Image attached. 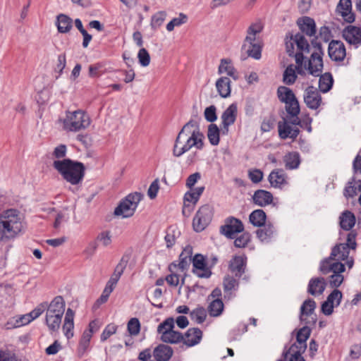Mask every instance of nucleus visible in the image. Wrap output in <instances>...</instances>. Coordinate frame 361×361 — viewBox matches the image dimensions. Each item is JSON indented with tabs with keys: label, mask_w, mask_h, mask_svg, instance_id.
<instances>
[{
	"label": "nucleus",
	"mask_w": 361,
	"mask_h": 361,
	"mask_svg": "<svg viewBox=\"0 0 361 361\" xmlns=\"http://www.w3.org/2000/svg\"><path fill=\"white\" fill-rule=\"evenodd\" d=\"M204 136L200 132L197 123L190 120L178 133L173 148V155L176 157L182 156L192 147L202 149Z\"/></svg>",
	"instance_id": "nucleus-1"
},
{
	"label": "nucleus",
	"mask_w": 361,
	"mask_h": 361,
	"mask_svg": "<svg viewBox=\"0 0 361 361\" xmlns=\"http://www.w3.org/2000/svg\"><path fill=\"white\" fill-rule=\"evenodd\" d=\"M53 167L61 175L63 178L72 185L80 183L85 176V166L80 161L71 159L55 160Z\"/></svg>",
	"instance_id": "nucleus-2"
},
{
	"label": "nucleus",
	"mask_w": 361,
	"mask_h": 361,
	"mask_svg": "<svg viewBox=\"0 0 361 361\" xmlns=\"http://www.w3.org/2000/svg\"><path fill=\"white\" fill-rule=\"evenodd\" d=\"M23 227L19 212L16 209L6 210L0 215V241L15 238Z\"/></svg>",
	"instance_id": "nucleus-3"
},
{
	"label": "nucleus",
	"mask_w": 361,
	"mask_h": 361,
	"mask_svg": "<svg viewBox=\"0 0 361 361\" xmlns=\"http://www.w3.org/2000/svg\"><path fill=\"white\" fill-rule=\"evenodd\" d=\"M202 338V331L199 328H190L184 334L176 331H164L161 340L164 343L176 344L183 342L188 347L198 344Z\"/></svg>",
	"instance_id": "nucleus-4"
},
{
	"label": "nucleus",
	"mask_w": 361,
	"mask_h": 361,
	"mask_svg": "<svg viewBox=\"0 0 361 361\" xmlns=\"http://www.w3.org/2000/svg\"><path fill=\"white\" fill-rule=\"evenodd\" d=\"M143 197V194L138 192L128 194L125 198L121 200L118 205L115 208L114 214L116 216H122L123 218L132 216Z\"/></svg>",
	"instance_id": "nucleus-5"
},
{
	"label": "nucleus",
	"mask_w": 361,
	"mask_h": 361,
	"mask_svg": "<svg viewBox=\"0 0 361 361\" xmlns=\"http://www.w3.org/2000/svg\"><path fill=\"white\" fill-rule=\"evenodd\" d=\"M312 46L314 51L312 53L310 59L307 61V66L305 68L308 71V73L314 76L318 77L322 72L324 63L322 56H324V51L322 44L317 41V37H315L311 41Z\"/></svg>",
	"instance_id": "nucleus-6"
},
{
	"label": "nucleus",
	"mask_w": 361,
	"mask_h": 361,
	"mask_svg": "<svg viewBox=\"0 0 361 361\" xmlns=\"http://www.w3.org/2000/svg\"><path fill=\"white\" fill-rule=\"evenodd\" d=\"M63 123L66 129L71 131H78L87 128L90 125V118L82 110H77L73 112L67 111Z\"/></svg>",
	"instance_id": "nucleus-7"
},
{
	"label": "nucleus",
	"mask_w": 361,
	"mask_h": 361,
	"mask_svg": "<svg viewBox=\"0 0 361 361\" xmlns=\"http://www.w3.org/2000/svg\"><path fill=\"white\" fill-rule=\"evenodd\" d=\"M213 217V207L207 204L199 208L192 220L195 231L199 233L206 228Z\"/></svg>",
	"instance_id": "nucleus-8"
},
{
	"label": "nucleus",
	"mask_w": 361,
	"mask_h": 361,
	"mask_svg": "<svg viewBox=\"0 0 361 361\" xmlns=\"http://www.w3.org/2000/svg\"><path fill=\"white\" fill-rule=\"evenodd\" d=\"M244 226L241 220L233 216L225 219V224L220 227L221 234L229 239H234L236 233L243 232Z\"/></svg>",
	"instance_id": "nucleus-9"
},
{
	"label": "nucleus",
	"mask_w": 361,
	"mask_h": 361,
	"mask_svg": "<svg viewBox=\"0 0 361 361\" xmlns=\"http://www.w3.org/2000/svg\"><path fill=\"white\" fill-rule=\"evenodd\" d=\"M316 302L313 299L305 300L300 307V320L307 325L314 326L317 322V315L314 314Z\"/></svg>",
	"instance_id": "nucleus-10"
},
{
	"label": "nucleus",
	"mask_w": 361,
	"mask_h": 361,
	"mask_svg": "<svg viewBox=\"0 0 361 361\" xmlns=\"http://www.w3.org/2000/svg\"><path fill=\"white\" fill-rule=\"evenodd\" d=\"M192 273L199 278L208 279L212 275L210 267L207 266L205 257L202 254H196L192 257Z\"/></svg>",
	"instance_id": "nucleus-11"
},
{
	"label": "nucleus",
	"mask_w": 361,
	"mask_h": 361,
	"mask_svg": "<svg viewBox=\"0 0 361 361\" xmlns=\"http://www.w3.org/2000/svg\"><path fill=\"white\" fill-rule=\"evenodd\" d=\"M328 54L329 58L334 61L341 62L346 56L344 44L340 40H331L329 44Z\"/></svg>",
	"instance_id": "nucleus-12"
},
{
	"label": "nucleus",
	"mask_w": 361,
	"mask_h": 361,
	"mask_svg": "<svg viewBox=\"0 0 361 361\" xmlns=\"http://www.w3.org/2000/svg\"><path fill=\"white\" fill-rule=\"evenodd\" d=\"M304 102L311 109H317L322 104V97L319 90L312 85L308 86L304 94Z\"/></svg>",
	"instance_id": "nucleus-13"
},
{
	"label": "nucleus",
	"mask_w": 361,
	"mask_h": 361,
	"mask_svg": "<svg viewBox=\"0 0 361 361\" xmlns=\"http://www.w3.org/2000/svg\"><path fill=\"white\" fill-rule=\"evenodd\" d=\"M342 37L348 43L357 48L361 44V28L355 25H348L343 29Z\"/></svg>",
	"instance_id": "nucleus-14"
},
{
	"label": "nucleus",
	"mask_w": 361,
	"mask_h": 361,
	"mask_svg": "<svg viewBox=\"0 0 361 361\" xmlns=\"http://www.w3.org/2000/svg\"><path fill=\"white\" fill-rule=\"evenodd\" d=\"M278 130L279 137L283 140L290 138L294 140L300 133V129L298 127H293L285 118H283V121L278 123Z\"/></svg>",
	"instance_id": "nucleus-15"
},
{
	"label": "nucleus",
	"mask_w": 361,
	"mask_h": 361,
	"mask_svg": "<svg viewBox=\"0 0 361 361\" xmlns=\"http://www.w3.org/2000/svg\"><path fill=\"white\" fill-rule=\"evenodd\" d=\"M302 34H305L307 36H314L317 32V27L315 21L313 18L309 16H303L299 18L296 22Z\"/></svg>",
	"instance_id": "nucleus-16"
},
{
	"label": "nucleus",
	"mask_w": 361,
	"mask_h": 361,
	"mask_svg": "<svg viewBox=\"0 0 361 361\" xmlns=\"http://www.w3.org/2000/svg\"><path fill=\"white\" fill-rule=\"evenodd\" d=\"M204 187H197L195 188L192 192H187L184 195V206L183 209V214H185V210L187 208L189 209L188 212L190 213L193 207L190 206V203H192L195 205L200 195L204 192Z\"/></svg>",
	"instance_id": "nucleus-17"
},
{
	"label": "nucleus",
	"mask_w": 361,
	"mask_h": 361,
	"mask_svg": "<svg viewBox=\"0 0 361 361\" xmlns=\"http://www.w3.org/2000/svg\"><path fill=\"white\" fill-rule=\"evenodd\" d=\"M336 10L341 13L345 22L352 23L355 21V16L352 12L351 0H340Z\"/></svg>",
	"instance_id": "nucleus-18"
},
{
	"label": "nucleus",
	"mask_w": 361,
	"mask_h": 361,
	"mask_svg": "<svg viewBox=\"0 0 361 361\" xmlns=\"http://www.w3.org/2000/svg\"><path fill=\"white\" fill-rule=\"evenodd\" d=\"M253 202L259 207H265L273 202V195L265 190H257L252 197Z\"/></svg>",
	"instance_id": "nucleus-19"
},
{
	"label": "nucleus",
	"mask_w": 361,
	"mask_h": 361,
	"mask_svg": "<svg viewBox=\"0 0 361 361\" xmlns=\"http://www.w3.org/2000/svg\"><path fill=\"white\" fill-rule=\"evenodd\" d=\"M173 354L172 348L165 344L158 345L153 351V356L156 361H169Z\"/></svg>",
	"instance_id": "nucleus-20"
},
{
	"label": "nucleus",
	"mask_w": 361,
	"mask_h": 361,
	"mask_svg": "<svg viewBox=\"0 0 361 361\" xmlns=\"http://www.w3.org/2000/svg\"><path fill=\"white\" fill-rule=\"evenodd\" d=\"M238 115V107L235 103H233L222 113V125L226 128L227 126L233 125L236 120Z\"/></svg>",
	"instance_id": "nucleus-21"
},
{
	"label": "nucleus",
	"mask_w": 361,
	"mask_h": 361,
	"mask_svg": "<svg viewBox=\"0 0 361 361\" xmlns=\"http://www.w3.org/2000/svg\"><path fill=\"white\" fill-rule=\"evenodd\" d=\"M268 180L272 187L281 188L286 185V173L282 169H275L269 175Z\"/></svg>",
	"instance_id": "nucleus-22"
},
{
	"label": "nucleus",
	"mask_w": 361,
	"mask_h": 361,
	"mask_svg": "<svg viewBox=\"0 0 361 361\" xmlns=\"http://www.w3.org/2000/svg\"><path fill=\"white\" fill-rule=\"evenodd\" d=\"M326 286V283L324 278H312L309 282L307 292L312 295H321L324 291Z\"/></svg>",
	"instance_id": "nucleus-23"
},
{
	"label": "nucleus",
	"mask_w": 361,
	"mask_h": 361,
	"mask_svg": "<svg viewBox=\"0 0 361 361\" xmlns=\"http://www.w3.org/2000/svg\"><path fill=\"white\" fill-rule=\"evenodd\" d=\"M246 262L243 257L235 256L229 263L230 271L235 274L236 277H241L245 269Z\"/></svg>",
	"instance_id": "nucleus-24"
},
{
	"label": "nucleus",
	"mask_w": 361,
	"mask_h": 361,
	"mask_svg": "<svg viewBox=\"0 0 361 361\" xmlns=\"http://www.w3.org/2000/svg\"><path fill=\"white\" fill-rule=\"evenodd\" d=\"M347 244L339 243L333 247L331 252V258L335 261H345L348 259L350 249Z\"/></svg>",
	"instance_id": "nucleus-25"
},
{
	"label": "nucleus",
	"mask_w": 361,
	"mask_h": 361,
	"mask_svg": "<svg viewBox=\"0 0 361 361\" xmlns=\"http://www.w3.org/2000/svg\"><path fill=\"white\" fill-rule=\"evenodd\" d=\"M46 310V313L63 315L65 311V301L63 298L61 296L55 297L49 304L47 303Z\"/></svg>",
	"instance_id": "nucleus-26"
},
{
	"label": "nucleus",
	"mask_w": 361,
	"mask_h": 361,
	"mask_svg": "<svg viewBox=\"0 0 361 361\" xmlns=\"http://www.w3.org/2000/svg\"><path fill=\"white\" fill-rule=\"evenodd\" d=\"M130 256L128 255H124L118 264L116 266L115 269L112 275L111 276L109 281L117 284L121 275L123 274L126 266L128 263Z\"/></svg>",
	"instance_id": "nucleus-27"
},
{
	"label": "nucleus",
	"mask_w": 361,
	"mask_h": 361,
	"mask_svg": "<svg viewBox=\"0 0 361 361\" xmlns=\"http://www.w3.org/2000/svg\"><path fill=\"white\" fill-rule=\"evenodd\" d=\"M216 87L219 95L227 98L231 95V80L228 77H221L216 82Z\"/></svg>",
	"instance_id": "nucleus-28"
},
{
	"label": "nucleus",
	"mask_w": 361,
	"mask_h": 361,
	"mask_svg": "<svg viewBox=\"0 0 361 361\" xmlns=\"http://www.w3.org/2000/svg\"><path fill=\"white\" fill-rule=\"evenodd\" d=\"M355 224V214L348 210L344 211L340 216V226L345 231H350Z\"/></svg>",
	"instance_id": "nucleus-29"
},
{
	"label": "nucleus",
	"mask_w": 361,
	"mask_h": 361,
	"mask_svg": "<svg viewBox=\"0 0 361 361\" xmlns=\"http://www.w3.org/2000/svg\"><path fill=\"white\" fill-rule=\"evenodd\" d=\"M304 352L305 350H301L300 348H298L297 343H294L287 351L283 352V356L285 360H288L290 355L288 361H305L302 356V353Z\"/></svg>",
	"instance_id": "nucleus-30"
},
{
	"label": "nucleus",
	"mask_w": 361,
	"mask_h": 361,
	"mask_svg": "<svg viewBox=\"0 0 361 361\" xmlns=\"http://www.w3.org/2000/svg\"><path fill=\"white\" fill-rule=\"evenodd\" d=\"M263 226V228L257 230V237L262 242H269L275 232L274 227L270 223L265 224Z\"/></svg>",
	"instance_id": "nucleus-31"
},
{
	"label": "nucleus",
	"mask_w": 361,
	"mask_h": 361,
	"mask_svg": "<svg viewBox=\"0 0 361 361\" xmlns=\"http://www.w3.org/2000/svg\"><path fill=\"white\" fill-rule=\"evenodd\" d=\"M266 213L260 209H255L249 216L250 222L255 227H262L266 224Z\"/></svg>",
	"instance_id": "nucleus-32"
},
{
	"label": "nucleus",
	"mask_w": 361,
	"mask_h": 361,
	"mask_svg": "<svg viewBox=\"0 0 361 361\" xmlns=\"http://www.w3.org/2000/svg\"><path fill=\"white\" fill-rule=\"evenodd\" d=\"M63 315L57 314L46 313L45 323L49 330L52 332L58 331L59 329Z\"/></svg>",
	"instance_id": "nucleus-33"
},
{
	"label": "nucleus",
	"mask_w": 361,
	"mask_h": 361,
	"mask_svg": "<svg viewBox=\"0 0 361 361\" xmlns=\"http://www.w3.org/2000/svg\"><path fill=\"white\" fill-rule=\"evenodd\" d=\"M72 19L65 14H59L57 16V29L61 33H67L72 28Z\"/></svg>",
	"instance_id": "nucleus-34"
},
{
	"label": "nucleus",
	"mask_w": 361,
	"mask_h": 361,
	"mask_svg": "<svg viewBox=\"0 0 361 361\" xmlns=\"http://www.w3.org/2000/svg\"><path fill=\"white\" fill-rule=\"evenodd\" d=\"M310 334L311 329L307 326H303L298 331L296 335L297 345H298V348H300L301 350H305L307 348L306 341L310 337Z\"/></svg>",
	"instance_id": "nucleus-35"
},
{
	"label": "nucleus",
	"mask_w": 361,
	"mask_h": 361,
	"mask_svg": "<svg viewBox=\"0 0 361 361\" xmlns=\"http://www.w3.org/2000/svg\"><path fill=\"white\" fill-rule=\"evenodd\" d=\"M319 80V87L321 92H328L332 87L334 79L331 73L327 72L324 74L320 73Z\"/></svg>",
	"instance_id": "nucleus-36"
},
{
	"label": "nucleus",
	"mask_w": 361,
	"mask_h": 361,
	"mask_svg": "<svg viewBox=\"0 0 361 361\" xmlns=\"http://www.w3.org/2000/svg\"><path fill=\"white\" fill-rule=\"evenodd\" d=\"M290 39H293L300 51L309 52L310 44L303 34L298 32L295 35L289 33Z\"/></svg>",
	"instance_id": "nucleus-37"
},
{
	"label": "nucleus",
	"mask_w": 361,
	"mask_h": 361,
	"mask_svg": "<svg viewBox=\"0 0 361 361\" xmlns=\"http://www.w3.org/2000/svg\"><path fill=\"white\" fill-rule=\"evenodd\" d=\"M277 96L280 102L288 104V102L295 98L293 90L286 86H279L277 89Z\"/></svg>",
	"instance_id": "nucleus-38"
},
{
	"label": "nucleus",
	"mask_w": 361,
	"mask_h": 361,
	"mask_svg": "<svg viewBox=\"0 0 361 361\" xmlns=\"http://www.w3.org/2000/svg\"><path fill=\"white\" fill-rule=\"evenodd\" d=\"M285 166L287 169H297L300 164V154L298 152H290L284 157Z\"/></svg>",
	"instance_id": "nucleus-39"
},
{
	"label": "nucleus",
	"mask_w": 361,
	"mask_h": 361,
	"mask_svg": "<svg viewBox=\"0 0 361 361\" xmlns=\"http://www.w3.org/2000/svg\"><path fill=\"white\" fill-rule=\"evenodd\" d=\"M262 30V27L258 24H252L247 29V36L245 39L244 44L242 46V49H245L247 43H251L252 41L256 40V35L259 33Z\"/></svg>",
	"instance_id": "nucleus-40"
},
{
	"label": "nucleus",
	"mask_w": 361,
	"mask_h": 361,
	"mask_svg": "<svg viewBox=\"0 0 361 361\" xmlns=\"http://www.w3.org/2000/svg\"><path fill=\"white\" fill-rule=\"evenodd\" d=\"M224 303L221 299L213 300L208 306V312L211 317H219L224 310Z\"/></svg>",
	"instance_id": "nucleus-41"
},
{
	"label": "nucleus",
	"mask_w": 361,
	"mask_h": 361,
	"mask_svg": "<svg viewBox=\"0 0 361 361\" xmlns=\"http://www.w3.org/2000/svg\"><path fill=\"white\" fill-rule=\"evenodd\" d=\"M255 42L252 41L251 43H247V47L245 49H246L248 56L258 60L262 56V47Z\"/></svg>",
	"instance_id": "nucleus-42"
},
{
	"label": "nucleus",
	"mask_w": 361,
	"mask_h": 361,
	"mask_svg": "<svg viewBox=\"0 0 361 361\" xmlns=\"http://www.w3.org/2000/svg\"><path fill=\"white\" fill-rule=\"evenodd\" d=\"M220 130L216 124L211 123L208 126L207 137L212 145H217L219 143Z\"/></svg>",
	"instance_id": "nucleus-43"
},
{
	"label": "nucleus",
	"mask_w": 361,
	"mask_h": 361,
	"mask_svg": "<svg viewBox=\"0 0 361 361\" xmlns=\"http://www.w3.org/2000/svg\"><path fill=\"white\" fill-rule=\"evenodd\" d=\"M297 79V74L294 66L290 64L287 66L283 74V81L286 85H293Z\"/></svg>",
	"instance_id": "nucleus-44"
},
{
	"label": "nucleus",
	"mask_w": 361,
	"mask_h": 361,
	"mask_svg": "<svg viewBox=\"0 0 361 361\" xmlns=\"http://www.w3.org/2000/svg\"><path fill=\"white\" fill-rule=\"evenodd\" d=\"M190 317L197 324H202L207 317L206 310L203 307H197L190 312Z\"/></svg>",
	"instance_id": "nucleus-45"
},
{
	"label": "nucleus",
	"mask_w": 361,
	"mask_h": 361,
	"mask_svg": "<svg viewBox=\"0 0 361 361\" xmlns=\"http://www.w3.org/2000/svg\"><path fill=\"white\" fill-rule=\"evenodd\" d=\"M92 336L91 331H85L82 334V338L80 341L78 353L80 356H82L87 348L89 347L90 339Z\"/></svg>",
	"instance_id": "nucleus-46"
},
{
	"label": "nucleus",
	"mask_w": 361,
	"mask_h": 361,
	"mask_svg": "<svg viewBox=\"0 0 361 361\" xmlns=\"http://www.w3.org/2000/svg\"><path fill=\"white\" fill-rule=\"evenodd\" d=\"M166 17V13L165 11H159L154 14L151 18L150 25L152 29L156 30L159 28L164 22Z\"/></svg>",
	"instance_id": "nucleus-47"
},
{
	"label": "nucleus",
	"mask_w": 361,
	"mask_h": 361,
	"mask_svg": "<svg viewBox=\"0 0 361 361\" xmlns=\"http://www.w3.org/2000/svg\"><path fill=\"white\" fill-rule=\"evenodd\" d=\"M180 231L177 229L169 227L166 231V235L164 238L168 248L171 247L176 243V239L180 235Z\"/></svg>",
	"instance_id": "nucleus-48"
},
{
	"label": "nucleus",
	"mask_w": 361,
	"mask_h": 361,
	"mask_svg": "<svg viewBox=\"0 0 361 361\" xmlns=\"http://www.w3.org/2000/svg\"><path fill=\"white\" fill-rule=\"evenodd\" d=\"M286 104V111L289 116H298L300 114V104L297 98H294L291 101L288 102Z\"/></svg>",
	"instance_id": "nucleus-49"
},
{
	"label": "nucleus",
	"mask_w": 361,
	"mask_h": 361,
	"mask_svg": "<svg viewBox=\"0 0 361 361\" xmlns=\"http://www.w3.org/2000/svg\"><path fill=\"white\" fill-rule=\"evenodd\" d=\"M192 259L185 257H180L179 255V262L178 264H176V262H173L169 266V270L172 271V268H176L178 267L182 271L184 270H187L192 262Z\"/></svg>",
	"instance_id": "nucleus-50"
},
{
	"label": "nucleus",
	"mask_w": 361,
	"mask_h": 361,
	"mask_svg": "<svg viewBox=\"0 0 361 361\" xmlns=\"http://www.w3.org/2000/svg\"><path fill=\"white\" fill-rule=\"evenodd\" d=\"M233 71H234V67L231 64V60L228 59H222L219 66V73L221 74L223 73H226L228 75Z\"/></svg>",
	"instance_id": "nucleus-51"
},
{
	"label": "nucleus",
	"mask_w": 361,
	"mask_h": 361,
	"mask_svg": "<svg viewBox=\"0 0 361 361\" xmlns=\"http://www.w3.org/2000/svg\"><path fill=\"white\" fill-rule=\"evenodd\" d=\"M128 331L131 336H136L140 331V323L137 318H131L128 322Z\"/></svg>",
	"instance_id": "nucleus-52"
},
{
	"label": "nucleus",
	"mask_w": 361,
	"mask_h": 361,
	"mask_svg": "<svg viewBox=\"0 0 361 361\" xmlns=\"http://www.w3.org/2000/svg\"><path fill=\"white\" fill-rule=\"evenodd\" d=\"M187 16L183 13H180L178 18H174L167 25L166 30L169 32L174 29L175 26H179L186 22Z\"/></svg>",
	"instance_id": "nucleus-53"
},
{
	"label": "nucleus",
	"mask_w": 361,
	"mask_h": 361,
	"mask_svg": "<svg viewBox=\"0 0 361 361\" xmlns=\"http://www.w3.org/2000/svg\"><path fill=\"white\" fill-rule=\"evenodd\" d=\"M173 328L174 319L172 317H169L158 326L157 331L161 335L164 331H171L173 330Z\"/></svg>",
	"instance_id": "nucleus-54"
},
{
	"label": "nucleus",
	"mask_w": 361,
	"mask_h": 361,
	"mask_svg": "<svg viewBox=\"0 0 361 361\" xmlns=\"http://www.w3.org/2000/svg\"><path fill=\"white\" fill-rule=\"evenodd\" d=\"M137 59L142 66H147L150 63V56L146 49L142 47L138 51Z\"/></svg>",
	"instance_id": "nucleus-55"
},
{
	"label": "nucleus",
	"mask_w": 361,
	"mask_h": 361,
	"mask_svg": "<svg viewBox=\"0 0 361 361\" xmlns=\"http://www.w3.org/2000/svg\"><path fill=\"white\" fill-rule=\"evenodd\" d=\"M250 240V235L249 233L245 232L235 239L234 245L236 247H245L247 246Z\"/></svg>",
	"instance_id": "nucleus-56"
},
{
	"label": "nucleus",
	"mask_w": 361,
	"mask_h": 361,
	"mask_svg": "<svg viewBox=\"0 0 361 361\" xmlns=\"http://www.w3.org/2000/svg\"><path fill=\"white\" fill-rule=\"evenodd\" d=\"M47 302H44L38 305L32 311L28 313V315L30 316L31 322L35 319L39 317L47 309Z\"/></svg>",
	"instance_id": "nucleus-57"
},
{
	"label": "nucleus",
	"mask_w": 361,
	"mask_h": 361,
	"mask_svg": "<svg viewBox=\"0 0 361 361\" xmlns=\"http://www.w3.org/2000/svg\"><path fill=\"white\" fill-rule=\"evenodd\" d=\"M204 118L208 122H214L217 119L216 108L214 105L207 107L204 112Z\"/></svg>",
	"instance_id": "nucleus-58"
},
{
	"label": "nucleus",
	"mask_w": 361,
	"mask_h": 361,
	"mask_svg": "<svg viewBox=\"0 0 361 361\" xmlns=\"http://www.w3.org/2000/svg\"><path fill=\"white\" fill-rule=\"evenodd\" d=\"M343 295L341 291H340L338 289H334L327 297L326 300H328V302L332 303V305H334V301L336 300V305L335 306H338L341 302Z\"/></svg>",
	"instance_id": "nucleus-59"
},
{
	"label": "nucleus",
	"mask_w": 361,
	"mask_h": 361,
	"mask_svg": "<svg viewBox=\"0 0 361 361\" xmlns=\"http://www.w3.org/2000/svg\"><path fill=\"white\" fill-rule=\"evenodd\" d=\"M344 280V277L341 274H333L329 276V283L330 287L336 288L339 287Z\"/></svg>",
	"instance_id": "nucleus-60"
},
{
	"label": "nucleus",
	"mask_w": 361,
	"mask_h": 361,
	"mask_svg": "<svg viewBox=\"0 0 361 361\" xmlns=\"http://www.w3.org/2000/svg\"><path fill=\"white\" fill-rule=\"evenodd\" d=\"M96 241H99L102 244L106 247L111 243V235L110 231H106L98 234Z\"/></svg>",
	"instance_id": "nucleus-61"
},
{
	"label": "nucleus",
	"mask_w": 361,
	"mask_h": 361,
	"mask_svg": "<svg viewBox=\"0 0 361 361\" xmlns=\"http://www.w3.org/2000/svg\"><path fill=\"white\" fill-rule=\"evenodd\" d=\"M248 177L253 183H258L263 178V172L257 169L250 170L248 171Z\"/></svg>",
	"instance_id": "nucleus-62"
},
{
	"label": "nucleus",
	"mask_w": 361,
	"mask_h": 361,
	"mask_svg": "<svg viewBox=\"0 0 361 361\" xmlns=\"http://www.w3.org/2000/svg\"><path fill=\"white\" fill-rule=\"evenodd\" d=\"M329 270H330V272H333V274H341L345 271V267L341 261H335L331 262Z\"/></svg>",
	"instance_id": "nucleus-63"
},
{
	"label": "nucleus",
	"mask_w": 361,
	"mask_h": 361,
	"mask_svg": "<svg viewBox=\"0 0 361 361\" xmlns=\"http://www.w3.org/2000/svg\"><path fill=\"white\" fill-rule=\"evenodd\" d=\"M116 329L117 326L114 324L107 325L101 334V341H105L107 340L111 335L116 333Z\"/></svg>",
	"instance_id": "nucleus-64"
}]
</instances>
